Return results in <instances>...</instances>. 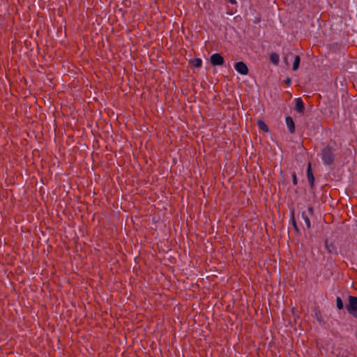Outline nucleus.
<instances>
[{"label": "nucleus", "instance_id": "7", "mask_svg": "<svg viewBox=\"0 0 357 357\" xmlns=\"http://www.w3.org/2000/svg\"><path fill=\"white\" fill-rule=\"evenodd\" d=\"M307 177L309 184L310 185V188L312 190H313L314 188V177L313 172L312 170L311 162H309L308 165H307Z\"/></svg>", "mask_w": 357, "mask_h": 357}, {"label": "nucleus", "instance_id": "9", "mask_svg": "<svg viewBox=\"0 0 357 357\" xmlns=\"http://www.w3.org/2000/svg\"><path fill=\"white\" fill-rule=\"evenodd\" d=\"M286 124L288 128L289 132L291 134L295 132V123L293 119L288 116L285 119Z\"/></svg>", "mask_w": 357, "mask_h": 357}, {"label": "nucleus", "instance_id": "1", "mask_svg": "<svg viewBox=\"0 0 357 357\" xmlns=\"http://www.w3.org/2000/svg\"><path fill=\"white\" fill-rule=\"evenodd\" d=\"M335 149L328 144L321 151V158L325 165H331L335 160Z\"/></svg>", "mask_w": 357, "mask_h": 357}, {"label": "nucleus", "instance_id": "10", "mask_svg": "<svg viewBox=\"0 0 357 357\" xmlns=\"http://www.w3.org/2000/svg\"><path fill=\"white\" fill-rule=\"evenodd\" d=\"M290 221L293 225V227H294V231L295 233L297 234V235H299L301 234L300 232V229L297 225V223H296V219H295V212H294V210H291V215H290Z\"/></svg>", "mask_w": 357, "mask_h": 357}, {"label": "nucleus", "instance_id": "12", "mask_svg": "<svg viewBox=\"0 0 357 357\" xmlns=\"http://www.w3.org/2000/svg\"><path fill=\"white\" fill-rule=\"evenodd\" d=\"M270 60L273 64L278 66L280 61L279 55L275 52L272 53L270 55Z\"/></svg>", "mask_w": 357, "mask_h": 357}, {"label": "nucleus", "instance_id": "19", "mask_svg": "<svg viewBox=\"0 0 357 357\" xmlns=\"http://www.w3.org/2000/svg\"><path fill=\"white\" fill-rule=\"evenodd\" d=\"M228 2L232 3V4H236V0H227Z\"/></svg>", "mask_w": 357, "mask_h": 357}, {"label": "nucleus", "instance_id": "13", "mask_svg": "<svg viewBox=\"0 0 357 357\" xmlns=\"http://www.w3.org/2000/svg\"><path fill=\"white\" fill-rule=\"evenodd\" d=\"M190 62L195 68H200L202 66V60L199 58H195Z\"/></svg>", "mask_w": 357, "mask_h": 357}, {"label": "nucleus", "instance_id": "11", "mask_svg": "<svg viewBox=\"0 0 357 357\" xmlns=\"http://www.w3.org/2000/svg\"><path fill=\"white\" fill-rule=\"evenodd\" d=\"M257 126L260 130H263L265 132H268L269 131L268 126L262 120H259L257 121Z\"/></svg>", "mask_w": 357, "mask_h": 357}, {"label": "nucleus", "instance_id": "8", "mask_svg": "<svg viewBox=\"0 0 357 357\" xmlns=\"http://www.w3.org/2000/svg\"><path fill=\"white\" fill-rule=\"evenodd\" d=\"M295 110L299 113H304L305 105L301 98H297L295 99Z\"/></svg>", "mask_w": 357, "mask_h": 357}, {"label": "nucleus", "instance_id": "3", "mask_svg": "<svg viewBox=\"0 0 357 357\" xmlns=\"http://www.w3.org/2000/svg\"><path fill=\"white\" fill-rule=\"evenodd\" d=\"M294 59V63H293V70H297L299 68L300 62H301V57L299 55H294L293 53L289 52L286 54V56L284 58V62L288 65V59Z\"/></svg>", "mask_w": 357, "mask_h": 357}, {"label": "nucleus", "instance_id": "18", "mask_svg": "<svg viewBox=\"0 0 357 357\" xmlns=\"http://www.w3.org/2000/svg\"><path fill=\"white\" fill-rule=\"evenodd\" d=\"M284 83L287 85H290L291 83V79L289 77H287V79L284 80Z\"/></svg>", "mask_w": 357, "mask_h": 357}, {"label": "nucleus", "instance_id": "16", "mask_svg": "<svg viewBox=\"0 0 357 357\" xmlns=\"http://www.w3.org/2000/svg\"><path fill=\"white\" fill-rule=\"evenodd\" d=\"M292 183L294 185L298 184V179L295 172L292 173Z\"/></svg>", "mask_w": 357, "mask_h": 357}, {"label": "nucleus", "instance_id": "4", "mask_svg": "<svg viewBox=\"0 0 357 357\" xmlns=\"http://www.w3.org/2000/svg\"><path fill=\"white\" fill-rule=\"evenodd\" d=\"M210 62L213 66H222L225 63V60L220 54L215 53L211 56Z\"/></svg>", "mask_w": 357, "mask_h": 357}, {"label": "nucleus", "instance_id": "17", "mask_svg": "<svg viewBox=\"0 0 357 357\" xmlns=\"http://www.w3.org/2000/svg\"><path fill=\"white\" fill-rule=\"evenodd\" d=\"M308 213L310 215H313L314 213V208L312 206H309L307 208Z\"/></svg>", "mask_w": 357, "mask_h": 357}, {"label": "nucleus", "instance_id": "5", "mask_svg": "<svg viewBox=\"0 0 357 357\" xmlns=\"http://www.w3.org/2000/svg\"><path fill=\"white\" fill-rule=\"evenodd\" d=\"M324 245L328 254L337 255V248L333 242L330 241L328 239H326Z\"/></svg>", "mask_w": 357, "mask_h": 357}, {"label": "nucleus", "instance_id": "6", "mask_svg": "<svg viewBox=\"0 0 357 357\" xmlns=\"http://www.w3.org/2000/svg\"><path fill=\"white\" fill-rule=\"evenodd\" d=\"M235 70L241 75H248V68L243 61H238L234 65Z\"/></svg>", "mask_w": 357, "mask_h": 357}, {"label": "nucleus", "instance_id": "2", "mask_svg": "<svg viewBox=\"0 0 357 357\" xmlns=\"http://www.w3.org/2000/svg\"><path fill=\"white\" fill-rule=\"evenodd\" d=\"M346 309L348 313L353 317L357 319V297L349 296L348 304L346 305Z\"/></svg>", "mask_w": 357, "mask_h": 357}, {"label": "nucleus", "instance_id": "14", "mask_svg": "<svg viewBox=\"0 0 357 357\" xmlns=\"http://www.w3.org/2000/svg\"><path fill=\"white\" fill-rule=\"evenodd\" d=\"M302 217L305 222L306 227L307 229H310L311 227L310 220L308 216L305 214V212L302 213Z\"/></svg>", "mask_w": 357, "mask_h": 357}, {"label": "nucleus", "instance_id": "15", "mask_svg": "<svg viewBox=\"0 0 357 357\" xmlns=\"http://www.w3.org/2000/svg\"><path fill=\"white\" fill-rule=\"evenodd\" d=\"M336 305L338 310H342L344 308L343 301L339 296L336 298Z\"/></svg>", "mask_w": 357, "mask_h": 357}]
</instances>
